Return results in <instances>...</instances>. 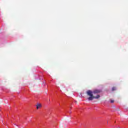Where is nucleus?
Returning <instances> with one entry per match:
<instances>
[{"instance_id":"39448f33","label":"nucleus","mask_w":128,"mask_h":128,"mask_svg":"<svg viewBox=\"0 0 128 128\" xmlns=\"http://www.w3.org/2000/svg\"><path fill=\"white\" fill-rule=\"evenodd\" d=\"M75 102H77L76 101Z\"/></svg>"},{"instance_id":"f257e3e1","label":"nucleus","mask_w":128,"mask_h":128,"mask_svg":"<svg viewBox=\"0 0 128 128\" xmlns=\"http://www.w3.org/2000/svg\"><path fill=\"white\" fill-rule=\"evenodd\" d=\"M100 90H95L93 92L90 90H88L86 91V94L87 95L90 96L88 98V100H92L94 98H100V95H97L96 96H94V94H100Z\"/></svg>"},{"instance_id":"20e7f679","label":"nucleus","mask_w":128,"mask_h":128,"mask_svg":"<svg viewBox=\"0 0 128 128\" xmlns=\"http://www.w3.org/2000/svg\"><path fill=\"white\" fill-rule=\"evenodd\" d=\"M110 100V102H111L112 104H113V102H114V100Z\"/></svg>"},{"instance_id":"7ed1b4c3","label":"nucleus","mask_w":128,"mask_h":128,"mask_svg":"<svg viewBox=\"0 0 128 128\" xmlns=\"http://www.w3.org/2000/svg\"><path fill=\"white\" fill-rule=\"evenodd\" d=\"M116 90V87H112V91Z\"/></svg>"},{"instance_id":"f03ea898","label":"nucleus","mask_w":128,"mask_h":128,"mask_svg":"<svg viewBox=\"0 0 128 128\" xmlns=\"http://www.w3.org/2000/svg\"><path fill=\"white\" fill-rule=\"evenodd\" d=\"M36 110H40V108H42V104H37L36 105Z\"/></svg>"}]
</instances>
